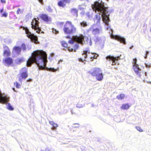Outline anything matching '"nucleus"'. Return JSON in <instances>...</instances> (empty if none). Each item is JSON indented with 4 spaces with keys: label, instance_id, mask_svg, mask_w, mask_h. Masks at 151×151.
Listing matches in <instances>:
<instances>
[{
    "label": "nucleus",
    "instance_id": "412c9836",
    "mask_svg": "<svg viewBox=\"0 0 151 151\" xmlns=\"http://www.w3.org/2000/svg\"><path fill=\"white\" fill-rule=\"evenodd\" d=\"M95 18L94 19V20L96 21V24L99 25L100 24L101 20V17L99 15L96 14L95 16Z\"/></svg>",
    "mask_w": 151,
    "mask_h": 151
},
{
    "label": "nucleus",
    "instance_id": "f03ea898",
    "mask_svg": "<svg viewBox=\"0 0 151 151\" xmlns=\"http://www.w3.org/2000/svg\"><path fill=\"white\" fill-rule=\"evenodd\" d=\"M93 9L94 11H97L102 13V17L103 22L106 25L109 24V15H107V8L104 6V3L101 1L99 0L94 2V4L93 5Z\"/></svg>",
    "mask_w": 151,
    "mask_h": 151
},
{
    "label": "nucleus",
    "instance_id": "f3484780",
    "mask_svg": "<svg viewBox=\"0 0 151 151\" xmlns=\"http://www.w3.org/2000/svg\"><path fill=\"white\" fill-rule=\"evenodd\" d=\"M132 68L135 73L139 77L141 76V69L137 66V65L133 66Z\"/></svg>",
    "mask_w": 151,
    "mask_h": 151
},
{
    "label": "nucleus",
    "instance_id": "aec40b11",
    "mask_svg": "<svg viewBox=\"0 0 151 151\" xmlns=\"http://www.w3.org/2000/svg\"><path fill=\"white\" fill-rule=\"evenodd\" d=\"M49 123L52 126V130H56V128L58 126L57 124L55 123L53 121H50Z\"/></svg>",
    "mask_w": 151,
    "mask_h": 151
},
{
    "label": "nucleus",
    "instance_id": "393cba45",
    "mask_svg": "<svg viewBox=\"0 0 151 151\" xmlns=\"http://www.w3.org/2000/svg\"><path fill=\"white\" fill-rule=\"evenodd\" d=\"M125 97V95L124 94L121 93L119 95H117L116 98L118 100H122L124 99Z\"/></svg>",
    "mask_w": 151,
    "mask_h": 151
},
{
    "label": "nucleus",
    "instance_id": "4c0bfd02",
    "mask_svg": "<svg viewBox=\"0 0 151 151\" xmlns=\"http://www.w3.org/2000/svg\"><path fill=\"white\" fill-rule=\"evenodd\" d=\"M36 30V32L38 33V34H40V32L41 31V30L40 27H38V28H37Z\"/></svg>",
    "mask_w": 151,
    "mask_h": 151
},
{
    "label": "nucleus",
    "instance_id": "864d4df0",
    "mask_svg": "<svg viewBox=\"0 0 151 151\" xmlns=\"http://www.w3.org/2000/svg\"><path fill=\"white\" fill-rule=\"evenodd\" d=\"M144 58H147V55H146L144 57Z\"/></svg>",
    "mask_w": 151,
    "mask_h": 151
},
{
    "label": "nucleus",
    "instance_id": "a878e982",
    "mask_svg": "<svg viewBox=\"0 0 151 151\" xmlns=\"http://www.w3.org/2000/svg\"><path fill=\"white\" fill-rule=\"evenodd\" d=\"M24 61V58H18L17 59L16 62L17 64H20L22 62Z\"/></svg>",
    "mask_w": 151,
    "mask_h": 151
},
{
    "label": "nucleus",
    "instance_id": "603ef678",
    "mask_svg": "<svg viewBox=\"0 0 151 151\" xmlns=\"http://www.w3.org/2000/svg\"><path fill=\"white\" fill-rule=\"evenodd\" d=\"M66 37L68 39H70V37L69 36H67Z\"/></svg>",
    "mask_w": 151,
    "mask_h": 151
},
{
    "label": "nucleus",
    "instance_id": "0eeeda50",
    "mask_svg": "<svg viewBox=\"0 0 151 151\" xmlns=\"http://www.w3.org/2000/svg\"><path fill=\"white\" fill-rule=\"evenodd\" d=\"M111 37L113 39H115L119 41L121 43H122L124 44H126L125 39L123 37H121L117 35H112Z\"/></svg>",
    "mask_w": 151,
    "mask_h": 151
},
{
    "label": "nucleus",
    "instance_id": "58836bf2",
    "mask_svg": "<svg viewBox=\"0 0 151 151\" xmlns=\"http://www.w3.org/2000/svg\"><path fill=\"white\" fill-rule=\"evenodd\" d=\"M74 41H75L73 38V39H70L68 41V43L70 44H73L74 43Z\"/></svg>",
    "mask_w": 151,
    "mask_h": 151
},
{
    "label": "nucleus",
    "instance_id": "7c9ffc66",
    "mask_svg": "<svg viewBox=\"0 0 151 151\" xmlns=\"http://www.w3.org/2000/svg\"><path fill=\"white\" fill-rule=\"evenodd\" d=\"M21 48L23 51H25L26 49V45L24 43H22L21 46Z\"/></svg>",
    "mask_w": 151,
    "mask_h": 151
},
{
    "label": "nucleus",
    "instance_id": "a211bd4d",
    "mask_svg": "<svg viewBox=\"0 0 151 151\" xmlns=\"http://www.w3.org/2000/svg\"><path fill=\"white\" fill-rule=\"evenodd\" d=\"M78 10L76 8H72L70 9V13L71 14L76 17L78 16Z\"/></svg>",
    "mask_w": 151,
    "mask_h": 151
},
{
    "label": "nucleus",
    "instance_id": "c03bdc74",
    "mask_svg": "<svg viewBox=\"0 0 151 151\" xmlns=\"http://www.w3.org/2000/svg\"><path fill=\"white\" fill-rule=\"evenodd\" d=\"M1 1L2 3H6V1L5 0H1Z\"/></svg>",
    "mask_w": 151,
    "mask_h": 151
},
{
    "label": "nucleus",
    "instance_id": "5fc2aeb1",
    "mask_svg": "<svg viewBox=\"0 0 151 151\" xmlns=\"http://www.w3.org/2000/svg\"><path fill=\"white\" fill-rule=\"evenodd\" d=\"M40 151H45V150L44 151L43 150H41Z\"/></svg>",
    "mask_w": 151,
    "mask_h": 151
},
{
    "label": "nucleus",
    "instance_id": "13d9d810",
    "mask_svg": "<svg viewBox=\"0 0 151 151\" xmlns=\"http://www.w3.org/2000/svg\"><path fill=\"white\" fill-rule=\"evenodd\" d=\"M13 90H14V91H16L14 90V88H13Z\"/></svg>",
    "mask_w": 151,
    "mask_h": 151
},
{
    "label": "nucleus",
    "instance_id": "09e8293b",
    "mask_svg": "<svg viewBox=\"0 0 151 151\" xmlns=\"http://www.w3.org/2000/svg\"><path fill=\"white\" fill-rule=\"evenodd\" d=\"M91 58H93V59L95 58H95V55H93V56H91Z\"/></svg>",
    "mask_w": 151,
    "mask_h": 151
},
{
    "label": "nucleus",
    "instance_id": "4d7b16f0",
    "mask_svg": "<svg viewBox=\"0 0 151 151\" xmlns=\"http://www.w3.org/2000/svg\"><path fill=\"white\" fill-rule=\"evenodd\" d=\"M41 33H44V32L43 31H42L41 32Z\"/></svg>",
    "mask_w": 151,
    "mask_h": 151
},
{
    "label": "nucleus",
    "instance_id": "f8f14e48",
    "mask_svg": "<svg viewBox=\"0 0 151 151\" xmlns=\"http://www.w3.org/2000/svg\"><path fill=\"white\" fill-rule=\"evenodd\" d=\"M9 101V97L7 95L3 96L1 93V103L6 104Z\"/></svg>",
    "mask_w": 151,
    "mask_h": 151
},
{
    "label": "nucleus",
    "instance_id": "de8ad7c7",
    "mask_svg": "<svg viewBox=\"0 0 151 151\" xmlns=\"http://www.w3.org/2000/svg\"><path fill=\"white\" fill-rule=\"evenodd\" d=\"M64 23V22H60L59 23V24L61 25H63Z\"/></svg>",
    "mask_w": 151,
    "mask_h": 151
},
{
    "label": "nucleus",
    "instance_id": "72a5a7b5",
    "mask_svg": "<svg viewBox=\"0 0 151 151\" xmlns=\"http://www.w3.org/2000/svg\"><path fill=\"white\" fill-rule=\"evenodd\" d=\"M14 85H15L16 87L17 88H20L21 85L18 83L17 81H16L14 83Z\"/></svg>",
    "mask_w": 151,
    "mask_h": 151
},
{
    "label": "nucleus",
    "instance_id": "5701e85b",
    "mask_svg": "<svg viewBox=\"0 0 151 151\" xmlns=\"http://www.w3.org/2000/svg\"><path fill=\"white\" fill-rule=\"evenodd\" d=\"M23 29L24 30L25 32V33L27 35V36L28 37L29 35H31L32 34L31 32L29 31V29L27 27H23Z\"/></svg>",
    "mask_w": 151,
    "mask_h": 151
},
{
    "label": "nucleus",
    "instance_id": "c85d7f7f",
    "mask_svg": "<svg viewBox=\"0 0 151 151\" xmlns=\"http://www.w3.org/2000/svg\"><path fill=\"white\" fill-rule=\"evenodd\" d=\"M61 45L63 47H64L65 48H68V44L65 41H62Z\"/></svg>",
    "mask_w": 151,
    "mask_h": 151
},
{
    "label": "nucleus",
    "instance_id": "a19ab883",
    "mask_svg": "<svg viewBox=\"0 0 151 151\" xmlns=\"http://www.w3.org/2000/svg\"><path fill=\"white\" fill-rule=\"evenodd\" d=\"M42 4H43V0H38Z\"/></svg>",
    "mask_w": 151,
    "mask_h": 151
},
{
    "label": "nucleus",
    "instance_id": "c756f323",
    "mask_svg": "<svg viewBox=\"0 0 151 151\" xmlns=\"http://www.w3.org/2000/svg\"><path fill=\"white\" fill-rule=\"evenodd\" d=\"M8 15V13L6 12H4L1 14V17L5 18Z\"/></svg>",
    "mask_w": 151,
    "mask_h": 151
},
{
    "label": "nucleus",
    "instance_id": "1a4fd4ad",
    "mask_svg": "<svg viewBox=\"0 0 151 151\" xmlns=\"http://www.w3.org/2000/svg\"><path fill=\"white\" fill-rule=\"evenodd\" d=\"M102 72V70L101 68H93V70L92 72H89V73L92 76H95Z\"/></svg>",
    "mask_w": 151,
    "mask_h": 151
},
{
    "label": "nucleus",
    "instance_id": "7ed1b4c3",
    "mask_svg": "<svg viewBox=\"0 0 151 151\" xmlns=\"http://www.w3.org/2000/svg\"><path fill=\"white\" fill-rule=\"evenodd\" d=\"M63 31L65 34H73L76 32V28L71 22L67 21L64 25Z\"/></svg>",
    "mask_w": 151,
    "mask_h": 151
},
{
    "label": "nucleus",
    "instance_id": "2f4dec72",
    "mask_svg": "<svg viewBox=\"0 0 151 151\" xmlns=\"http://www.w3.org/2000/svg\"><path fill=\"white\" fill-rule=\"evenodd\" d=\"M46 70L49 71H51L53 72H55L58 70V69H54V68H49L46 69Z\"/></svg>",
    "mask_w": 151,
    "mask_h": 151
},
{
    "label": "nucleus",
    "instance_id": "052dcab7",
    "mask_svg": "<svg viewBox=\"0 0 151 151\" xmlns=\"http://www.w3.org/2000/svg\"><path fill=\"white\" fill-rule=\"evenodd\" d=\"M91 29H92V28H90V30H91Z\"/></svg>",
    "mask_w": 151,
    "mask_h": 151
},
{
    "label": "nucleus",
    "instance_id": "8fccbe9b",
    "mask_svg": "<svg viewBox=\"0 0 151 151\" xmlns=\"http://www.w3.org/2000/svg\"><path fill=\"white\" fill-rule=\"evenodd\" d=\"M79 104H77V106L78 107V108H81V106H79Z\"/></svg>",
    "mask_w": 151,
    "mask_h": 151
},
{
    "label": "nucleus",
    "instance_id": "3c124183",
    "mask_svg": "<svg viewBox=\"0 0 151 151\" xmlns=\"http://www.w3.org/2000/svg\"><path fill=\"white\" fill-rule=\"evenodd\" d=\"M3 9H1V14L3 12Z\"/></svg>",
    "mask_w": 151,
    "mask_h": 151
},
{
    "label": "nucleus",
    "instance_id": "4468645a",
    "mask_svg": "<svg viewBox=\"0 0 151 151\" xmlns=\"http://www.w3.org/2000/svg\"><path fill=\"white\" fill-rule=\"evenodd\" d=\"M71 0H62L59 1L58 3V5L60 7L64 8L66 6V3H69Z\"/></svg>",
    "mask_w": 151,
    "mask_h": 151
},
{
    "label": "nucleus",
    "instance_id": "20e7f679",
    "mask_svg": "<svg viewBox=\"0 0 151 151\" xmlns=\"http://www.w3.org/2000/svg\"><path fill=\"white\" fill-rule=\"evenodd\" d=\"M21 71H23L20 73V77L19 78V81L22 83V79H25L28 76L27 68L26 67H24L21 70Z\"/></svg>",
    "mask_w": 151,
    "mask_h": 151
},
{
    "label": "nucleus",
    "instance_id": "b1692460",
    "mask_svg": "<svg viewBox=\"0 0 151 151\" xmlns=\"http://www.w3.org/2000/svg\"><path fill=\"white\" fill-rule=\"evenodd\" d=\"M130 106L128 104H124L122 105L121 108L123 110H127L130 107Z\"/></svg>",
    "mask_w": 151,
    "mask_h": 151
},
{
    "label": "nucleus",
    "instance_id": "ddd939ff",
    "mask_svg": "<svg viewBox=\"0 0 151 151\" xmlns=\"http://www.w3.org/2000/svg\"><path fill=\"white\" fill-rule=\"evenodd\" d=\"M102 27L101 26H99V28L93 29L92 30V33L93 35H97L102 33Z\"/></svg>",
    "mask_w": 151,
    "mask_h": 151
},
{
    "label": "nucleus",
    "instance_id": "6ab92c4d",
    "mask_svg": "<svg viewBox=\"0 0 151 151\" xmlns=\"http://www.w3.org/2000/svg\"><path fill=\"white\" fill-rule=\"evenodd\" d=\"M96 79L97 81H100L103 80L104 77L102 73L95 76Z\"/></svg>",
    "mask_w": 151,
    "mask_h": 151
},
{
    "label": "nucleus",
    "instance_id": "e433bc0d",
    "mask_svg": "<svg viewBox=\"0 0 151 151\" xmlns=\"http://www.w3.org/2000/svg\"><path fill=\"white\" fill-rule=\"evenodd\" d=\"M135 128L139 132H142L143 131L142 129L139 127L136 126L135 127Z\"/></svg>",
    "mask_w": 151,
    "mask_h": 151
},
{
    "label": "nucleus",
    "instance_id": "a18cd8bd",
    "mask_svg": "<svg viewBox=\"0 0 151 151\" xmlns=\"http://www.w3.org/2000/svg\"><path fill=\"white\" fill-rule=\"evenodd\" d=\"M68 50H69V51L72 52L73 51V49L72 48L70 49L69 48H68Z\"/></svg>",
    "mask_w": 151,
    "mask_h": 151
},
{
    "label": "nucleus",
    "instance_id": "ea45409f",
    "mask_svg": "<svg viewBox=\"0 0 151 151\" xmlns=\"http://www.w3.org/2000/svg\"><path fill=\"white\" fill-rule=\"evenodd\" d=\"M22 13V12L20 9L19 8L17 9V14H19L20 13Z\"/></svg>",
    "mask_w": 151,
    "mask_h": 151
},
{
    "label": "nucleus",
    "instance_id": "bf43d9fd",
    "mask_svg": "<svg viewBox=\"0 0 151 151\" xmlns=\"http://www.w3.org/2000/svg\"><path fill=\"white\" fill-rule=\"evenodd\" d=\"M150 32H151V28L150 29Z\"/></svg>",
    "mask_w": 151,
    "mask_h": 151
},
{
    "label": "nucleus",
    "instance_id": "6e6552de",
    "mask_svg": "<svg viewBox=\"0 0 151 151\" xmlns=\"http://www.w3.org/2000/svg\"><path fill=\"white\" fill-rule=\"evenodd\" d=\"M39 21L36 19L34 18V19H32L31 23V27L32 29L36 30L37 28L39 27Z\"/></svg>",
    "mask_w": 151,
    "mask_h": 151
},
{
    "label": "nucleus",
    "instance_id": "9b49d317",
    "mask_svg": "<svg viewBox=\"0 0 151 151\" xmlns=\"http://www.w3.org/2000/svg\"><path fill=\"white\" fill-rule=\"evenodd\" d=\"M13 59L11 58H6L2 60V63L5 65H12L13 63Z\"/></svg>",
    "mask_w": 151,
    "mask_h": 151
},
{
    "label": "nucleus",
    "instance_id": "bb28decb",
    "mask_svg": "<svg viewBox=\"0 0 151 151\" xmlns=\"http://www.w3.org/2000/svg\"><path fill=\"white\" fill-rule=\"evenodd\" d=\"M7 105L6 106L7 109L10 111H13L14 110V108L9 103H8Z\"/></svg>",
    "mask_w": 151,
    "mask_h": 151
},
{
    "label": "nucleus",
    "instance_id": "f704fd0d",
    "mask_svg": "<svg viewBox=\"0 0 151 151\" xmlns=\"http://www.w3.org/2000/svg\"><path fill=\"white\" fill-rule=\"evenodd\" d=\"M79 45L78 44H76L73 46L75 50L74 51L76 52V50L78 49L79 47Z\"/></svg>",
    "mask_w": 151,
    "mask_h": 151
},
{
    "label": "nucleus",
    "instance_id": "39448f33",
    "mask_svg": "<svg viewBox=\"0 0 151 151\" xmlns=\"http://www.w3.org/2000/svg\"><path fill=\"white\" fill-rule=\"evenodd\" d=\"M106 59L107 61H112L111 65H116L117 63V62H116V61H117L119 59H120V58L119 56L114 57L113 56L109 55L107 56L106 57Z\"/></svg>",
    "mask_w": 151,
    "mask_h": 151
},
{
    "label": "nucleus",
    "instance_id": "37998d69",
    "mask_svg": "<svg viewBox=\"0 0 151 151\" xmlns=\"http://www.w3.org/2000/svg\"><path fill=\"white\" fill-rule=\"evenodd\" d=\"M45 151H51V150L48 148H46L45 149Z\"/></svg>",
    "mask_w": 151,
    "mask_h": 151
},
{
    "label": "nucleus",
    "instance_id": "79ce46f5",
    "mask_svg": "<svg viewBox=\"0 0 151 151\" xmlns=\"http://www.w3.org/2000/svg\"><path fill=\"white\" fill-rule=\"evenodd\" d=\"M48 9H47V11H51V7L50 6H48Z\"/></svg>",
    "mask_w": 151,
    "mask_h": 151
},
{
    "label": "nucleus",
    "instance_id": "473e14b6",
    "mask_svg": "<svg viewBox=\"0 0 151 151\" xmlns=\"http://www.w3.org/2000/svg\"><path fill=\"white\" fill-rule=\"evenodd\" d=\"M80 24L81 26L85 27H86L87 26V24L86 22L84 21H83L80 23Z\"/></svg>",
    "mask_w": 151,
    "mask_h": 151
},
{
    "label": "nucleus",
    "instance_id": "49530a36",
    "mask_svg": "<svg viewBox=\"0 0 151 151\" xmlns=\"http://www.w3.org/2000/svg\"><path fill=\"white\" fill-rule=\"evenodd\" d=\"M78 60L80 62H83V60L81 58H78Z\"/></svg>",
    "mask_w": 151,
    "mask_h": 151
},
{
    "label": "nucleus",
    "instance_id": "2eb2a0df",
    "mask_svg": "<svg viewBox=\"0 0 151 151\" xmlns=\"http://www.w3.org/2000/svg\"><path fill=\"white\" fill-rule=\"evenodd\" d=\"M4 49L3 55L4 56H9L11 55V52L9 48L6 45L3 46Z\"/></svg>",
    "mask_w": 151,
    "mask_h": 151
},
{
    "label": "nucleus",
    "instance_id": "423d86ee",
    "mask_svg": "<svg viewBox=\"0 0 151 151\" xmlns=\"http://www.w3.org/2000/svg\"><path fill=\"white\" fill-rule=\"evenodd\" d=\"M73 39L76 42L82 44L84 40V36L82 35H80L79 36H76L74 37Z\"/></svg>",
    "mask_w": 151,
    "mask_h": 151
},
{
    "label": "nucleus",
    "instance_id": "6e6d98bb",
    "mask_svg": "<svg viewBox=\"0 0 151 151\" xmlns=\"http://www.w3.org/2000/svg\"><path fill=\"white\" fill-rule=\"evenodd\" d=\"M149 53L147 51L146 52V54L147 55V54H148Z\"/></svg>",
    "mask_w": 151,
    "mask_h": 151
},
{
    "label": "nucleus",
    "instance_id": "9d476101",
    "mask_svg": "<svg viewBox=\"0 0 151 151\" xmlns=\"http://www.w3.org/2000/svg\"><path fill=\"white\" fill-rule=\"evenodd\" d=\"M39 17L42 20L47 22L51 21V18L49 17L47 14H40Z\"/></svg>",
    "mask_w": 151,
    "mask_h": 151
},
{
    "label": "nucleus",
    "instance_id": "4be33fe9",
    "mask_svg": "<svg viewBox=\"0 0 151 151\" xmlns=\"http://www.w3.org/2000/svg\"><path fill=\"white\" fill-rule=\"evenodd\" d=\"M13 50L18 54H19L21 51V48L19 46H14L13 48Z\"/></svg>",
    "mask_w": 151,
    "mask_h": 151
},
{
    "label": "nucleus",
    "instance_id": "c9c22d12",
    "mask_svg": "<svg viewBox=\"0 0 151 151\" xmlns=\"http://www.w3.org/2000/svg\"><path fill=\"white\" fill-rule=\"evenodd\" d=\"M133 66H135V65H138L136 63L137 62V59L136 58H135L133 59Z\"/></svg>",
    "mask_w": 151,
    "mask_h": 151
},
{
    "label": "nucleus",
    "instance_id": "f257e3e1",
    "mask_svg": "<svg viewBox=\"0 0 151 151\" xmlns=\"http://www.w3.org/2000/svg\"><path fill=\"white\" fill-rule=\"evenodd\" d=\"M47 61L46 52L42 50H37L34 51L32 54V56L28 58L26 65L30 67L33 63H35L39 69L44 70L46 68Z\"/></svg>",
    "mask_w": 151,
    "mask_h": 151
},
{
    "label": "nucleus",
    "instance_id": "cd10ccee",
    "mask_svg": "<svg viewBox=\"0 0 151 151\" xmlns=\"http://www.w3.org/2000/svg\"><path fill=\"white\" fill-rule=\"evenodd\" d=\"M89 50L88 49L83 50V53L82 55H85V56H84L85 58H86L87 57V53H89L90 52L89 51Z\"/></svg>",
    "mask_w": 151,
    "mask_h": 151
},
{
    "label": "nucleus",
    "instance_id": "dca6fc26",
    "mask_svg": "<svg viewBox=\"0 0 151 151\" xmlns=\"http://www.w3.org/2000/svg\"><path fill=\"white\" fill-rule=\"evenodd\" d=\"M28 38L30 39L35 43L38 44L39 43L38 41L37 37L33 34H32L31 35H29Z\"/></svg>",
    "mask_w": 151,
    "mask_h": 151
}]
</instances>
